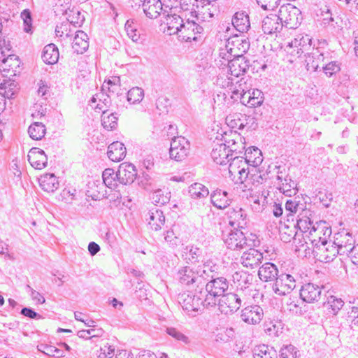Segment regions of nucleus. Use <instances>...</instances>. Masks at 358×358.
<instances>
[{"instance_id":"nucleus-2","label":"nucleus","mask_w":358,"mask_h":358,"mask_svg":"<svg viewBox=\"0 0 358 358\" xmlns=\"http://www.w3.org/2000/svg\"><path fill=\"white\" fill-rule=\"evenodd\" d=\"M249 48L250 43L244 36L234 35L227 40L225 48L221 49L220 56L222 59L244 57V54L247 52Z\"/></svg>"},{"instance_id":"nucleus-35","label":"nucleus","mask_w":358,"mask_h":358,"mask_svg":"<svg viewBox=\"0 0 358 358\" xmlns=\"http://www.w3.org/2000/svg\"><path fill=\"white\" fill-rule=\"evenodd\" d=\"M195 268L197 270L199 277L201 278V282L203 285L207 280L213 278V273H214L217 268L215 264L208 261L203 265L198 266Z\"/></svg>"},{"instance_id":"nucleus-44","label":"nucleus","mask_w":358,"mask_h":358,"mask_svg":"<svg viewBox=\"0 0 358 358\" xmlns=\"http://www.w3.org/2000/svg\"><path fill=\"white\" fill-rule=\"evenodd\" d=\"M17 91V85L13 80H4L0 85V94L3 96L4 99H12Z\"/></svg>"},{"instance_id":"nucleus-43","label":"nucleus","mask_w":358,"mask_h":358,"mask_svg":"<svg viewBox=\"0 0 358 358\" xmlns=\"http://www.w3.org/2000/svg\"><path fill=\"white\" fill-rule=\"evenodd\" d=\"M189 194L194 199H201L206 198L209 194V191L203 185L195 182L189 187Z\"/></svg>"},{"instance_id":"nucleus-55","label":"nucleus","mask_w":358,"mask_h":358,"mask_svg":"<svg viewBox=\"0 0 358 358\" xmlns=\"http://www.w3.org/2000/svg\"><path fill=\"white\" fill-rule=\"evenodd\" d=\"M299 350L293 345H285L280 350V358H297L299 355Z\"/></svg>"},{"instance_id":"nucleus-38","label":"nucleus","mask_w":358,"mask_h":358,"mask_svg":"<svg viewBox=\"0 0 358 358\" xmlns=\"http://www.w3.org/2000/svg\"><path fill=\"white\" fill-rule=\"evenodd\" d=\"M215 10V8L213 6H210V4H200L198 12H196L194 17H196L199 22L210 21L214 17Z\"/></svg>"},{"instance_id":"nucleus-49","label":"nucleus","mask_w":358,"mask_h":358,"mask_svg":"<svg viewBox=\"0 0 358 358\" xmlns=\"http://www.w3.org/2000/svg\"><path fill=\"white\" fill-rule=\"evenodd\" d=\"M102 125L108 130L115 129L117 125V117L116 114L108 113V110H103L101 115Z\"/></svg>"},{"instance_id":"nucleus-17","label":"nucleus","mask_w":358,"mask_h":358,"mask_svg":"<svg viewBox=\"0 0 358 358\" xmlns=\"http://www.w3.org/2000/svg\"><path fill=\"white\" fill-rule=\"evenodd\" d=\"M136 176V167L131 164H122L117 171V180L123 185L132 183Z\"/></svg>"},{"instance_id":"nucleus-1","label":"nucleus","mask_w":358,"mask_h":358,"mask_svg":"<svg viewBox=\"0 0 358 358\" xmlns=\"http://www.w3.org/2000/svg\"><path fill=\"white\" fill-rule=\"evenodd\" d=\"M208 281L205 283V289H200V294L205 299L206 308L216 306L217 301L229 288V282L224 277L213 278Z\"/></svg>"},{"instance_id":"nucleus-18","label":"nucleus","mask_w":358,"mask_h":358,"mask_svg":"<svg viewBox=\"0 0 358 358\" xmlns=\"http://www.w3.org/2000/svg\"><path fill=\"white\" fill-rule=\"evenodd\" d=\"M249 248L250 249L241 255L240 262L245 267L254 268L259 266L262 262L263 254L255 248Z\"/></svg>"},{"instance_id":"nucleus-3","label":"nucleus","mask_w":358,"mask_h":358,"mask_svg":"<svg viewBox=\"0 0 358 358\" xmlns=\"http://www.w3.org/2000/svg\"><path fill=\"white\" fill-rule=\"evenodd\" d=\"M204 297L200 294V289H196L194 292H185L179 294L178 303L188 315H195L201 306L206 307Z\"/></svg>"},{"instance_id":"nucleus-19","label":"nucleus","mask_w":358,"mask_h":358,"mask_svg":"<svg viewBox=\"0 0 358 358\" xmlns=\"http://www.w3.org/2000/svg\"><path fill=\"white\" fill-rule=\"evenodd\" d=\"M321 288L313 283H306L303 285L300 289L301 299L308 303L317 301L320 298Z\"/></svg>"},{"instance_id":"nucleus-21","label":"nucleus","mask_w":358,"mask_h":358,"mask_svg":"<svg viewBox=\"0 0 358 358\" xmlns=\"http://www.w3.org/2000/svg\"><path fill=\"white\" fill-rule=\"evenodd\" d=\"M336 242L335 241L329 240V243L321 244L319 245L317 252L318 259L320 262H331L336 258Z\"/></svg>"},{"instance_id":"nucleus-63","label":"nucleus","mask_w":358,"mask_h":358,"mask_svg":"<svg viewBox=\"0 0 358 358\" xmlns=\"http://www.w3.org/2000/svg\"><path fill=\"white\" fill-rule=\"evenodd\" d=\"M321 22L324 27L329 26L334 22L332 12L328 6H325L321 9Z\"/></svg>"},{"instance_id":"nucleus-9","label":"nucleus","mask_w":358,"mask_h":358,"mask_svg":"<svg viewBox=\"0 0 358 358\" xmlns=\"http://www.w3.org/2000/svg\"><path fill=\"white\" fill-rule=\"evenodd\" d=\"M223 138L232 157L245 152V138L239 133L230 131L229 134L225 133Z\"/></svg>"},{"instance_id":"nucleus-37","label":"nucleus","mask_w":358,"mask_h":358,"mask_svg":"<svg viewBox=\"0 0 358 358\" xmlns=\"http://www.w3.org/2000/svg\"><path fill=\"white\" fill-rule=\"evenodd\" d=\"M42 59L48 64H53L57 62L59 59V50L55 44H49L43 48Z\"/></svg>"},{"instance_id":"nucleus-31","label":"nucleus","mask_w":358,"mask_h":358,"mask_svg":"<svg viewBox=\"0 0 358 358\" xmlns=\"http://www.w3.org/2000/svg\"><path fill=\"white\" fill-rule=\"evenodd\" d=\"M210 199L212 204L217 208L222 209L229 206L230 199L226 191L216 189L211 194Z\"/></svg>"},{"instance_id":"nucleus-14","label":"nucleus","mask_w":358,"mask_h":358,"mask_svg":"<svg viewBox=\"0 0 358 358\" xmlns=\"http://www.w3.org/2000/svg\"><path fill=\"white\" fill-rule=\"evenodd\" d=\"M227 215L229 224L234 229H243L247 224V214L241 208H229Z\"/></svg>"},{"instance_id":"nucleus-39","label":"nucleus","mask_w":358,"mask_h":358,"mask_svg":"<svg viewBox=\"0 0 358 358\" xmlns=\"http://www.w3.org/2000/svg\"><path fill=\"white\" fill-rule=\"evenodd\" d=\"M244 155L247 164L251 166H257L262 162V152L257 148H248L245 150Z\"/></svg>"},{"instance_id":"nucleus-59","label":"nucleus","mask_w":358,"mask_h":358,"mask_svg":"<svg viewBox=\"0 0 358 358\" xmlns=\"http://www.w3.org/2000/svg\"><path fill=\"white\" fill-rule=\"evenodd\" d=\"M120 87V77L115 76L106 80L102 86V89L104 90H108L109 92H116Z\"/></svg>"},{"instance_id":"nucleus-6","label":"nucleus","mask_w":358,"mask_h":358,"mask_svg":"<svg viewBox=\"0 0 358 358\" xmlns=\"http://www.w3.org/2000/svg\"><path fill=\"white\" fill-rule=\"evenodd\" d=\"M245 299L241 298L239 294L228 293L224 294L217 302L218 308L222 313L225 315L231 314L236 311L245 303Z\"/></svg>"},{"instance_id":"nucleus-29","label":"nucleus","mask_w":358,"mask_h":358,"mask_svg":"<svg viewBox=\"0 0 358 358\" xmlns=\"http://www.w3.org/2000/svg\"><path fill=\"white\" fill-rule=\"evenodd\" d=\"M42 189L47 192H53L59 187V181L54 173H45L38 179Z\"/></svg>"},{"instance_id":"nucleus-50","label":"nucleus","mask_w":358,"mask_h":358,"mask_svg":"<svg viewBox=\"0 0 358 358\" xmlns=\"http://www.w3.org/2000/svg\"><path fill=\"white\" fill-rule=\"evenodd\" d=\"M316 231L319 230V233H322V236H319V241L321 244L329 243V241L331 239V235L332 234L331 228L327 226L325 222L316 223Z\"/></svg>"},{"instance_id":"nucleus-13","label":"nucleus","mask_w":358,"mask_h":358,"mask_svg":"<svg viewBox=\"0 0 358 358\" xmlns=\"http://www.w3.org/2000/svg\"><path fill=\"white\" fill-rule=\"evenodd\" d=\"M203 31V28L194 20L187 19L184 22L180 31V36L186 41H196L197 36H199Z\"/></svg>"},{"instance_id":"nucleus-41","label":"nucleus","mask_w":358,"mask_h":358,"mask_svg":"<svg viewBox=\"0 0 358 358\" xmlns=\"http://www.w3.org/2000/svg\"><path fill=\"white\" fill-rule=\"evenodd\" d=\"M253 358H278V355L273 348L261 345L253 350Z\"/></svg>"},{"instance_id":"nucleus-5","label":"nucleus","mask_w":358,"mask_h":358,"mask_svg":"<svg viewBox=\"0 0 358 358\" xmlns=\"http://www.w3.org/2000/svg\"><path fill=\"white\" fill-rule=\"evenodd\" d=\"M227 247L233 250H239L255 245L254 239L247 238L238 229L231 230L224 239Z\"/></svg>"},{"instance_id":"nucleus-46","label":"nucleus","mask_w":358,"mask_h":358,"mask_svg":"<svg viewBox=\"0 0 358 358\" xmlns=\"http://www.w3.org/2000/svg\"><path fill=\"white\" fill-rule=\"evenodd\" d=\"M312 40L309 36L298 35L294 40H292L289 44L290 47L299 48L303 52L309 50L311 47Z\"/></svg>"},{"instance_id":"nucleus-52","label":"nucleus","mask_w":358,"mask_h":358,"mask_svg":"<svg viewBox=\"0 0 358 358\" xmlns=\"http://www.w3.org/2000/svg\"><path fill=\"white\" fill-rule=\"evenodd\" d=\"M151 199L156 205H164L170 200V193L162 189L155 190L151 194Z\"/></svg>"},{"instance_id":"nucleus-58","label":"nucleus","mask_w":358,"mask_h":358,"mask_svg":"<svg viewBox=\"0 0 358 358\" xmlns=\"http://www.w3.org/2000/svg\"><path fill=\"white\" fill-rule=\"evenodd\" d=\"M166 331L167 334H169L177 341L184 344H188L189 343V338L176 328L167 327Z\"/></svg>"},{"instance_id":"nucleus-4","label":"nucleus","mask_w":358,"mask_h":358,"mask_svg":"<svg viewBox=\"0 0 358 358\" xmlns=\"http://www.w3.org/2000/svg\"><path fill=\"white\" fill-rule=\"evenodd\" d=\"M278 15L282 27L289 29L296 28L302 20L301 10L290 3L281 6Z\"/></svg>"},{"instance_id":"nucleus-20","label":"nucleus","mask_w":358,"mask_h":358,"mask_svg":"<svg viewBox=\"0 0 358 358\" xmlns=\"http://www.w3.org/2000/svg\"><path fill=\"white\" fill-rule=\"evenodd\" d=\"M31 166L36 169L41 170L45 168L48 163V157L44 151L38 148H31L27 155Z\"/></svg>"},{"instance_id":"nucleus-10","label":"nucleus","mask_w":358,"mask_h":358,"mask_svg":"<svg viewBox=\"0 0 358 358\" xmlns=\"http://www.w3.org/2000/svg\"><path fill=\"white\" fill-rule=\"evenodd\" d=\"M227 62V73L230 74L229 80L233 83V77L238 78L243 75L250 66V61L245 57H231L229 59H224Z\"/></svg>"},{"instance_id":"nucleus-12","label":"nucleus","mask_w":358,"mask_h":358,"mask_svg":"<svg viewBox=\"0 0 358 358\" xmlns=\"http://www.w3.org/2000/svg\"><path fill=\"white\" fill-rule=\"evenodd\" d=\"M177 278L183 285H194L197 288L203 286L201 278L199 277L197 270L190 266H184L179 269L177 273Z\"/></svg>"},{"instance_id":"nucleus-62","label":"nucleus","mask_w":358,"mask_h":358,"mask_svg":"<svg viewBox=\"0 0 358 358\" xmlns=\"http://www.w3.org/2000/svg\"><path fill=\"white\" fill-rule=\"evenodd\" d=\"M243 82V78L241 80H238L236 82L238 84V86H231L230 87V90L231 92V99L237 101L238 98L241 96L242 93L244 92L245 90L247 88L246 87H243V85H246V82Z\"/></svg>"},{"instance_id":"nucleus-47","label":"nucleus","mask_w":358,"mask_h":358,"mask_svg":"<svg viewBox=\"0 0 358 358\" xmlns=\"http://www.w3.org/2000/svg\"><path fill=\"white\" fill-rule=\"evenodd\" d=\"M45 126L41 122H34L29 129V136L34 140H41L45 134Z\"/></svg>"},{"instance_id":"nucleus-57","label":"nucleus","mask_w":358,"mask_h":358,"mask_svg":"<svg viewBox=\"0 0 358 358\" xmlns=\"http://www.w3.org/2000/svg\"><path fill=\"white\" fill-rule=\"evenodd\" d=\"M157 238L161 242L167 243L171 247H174L179 243V238L175 235L172 229L166 231L163 235Z\"/></svg>"},{"instance_id":"nucleus-26","label":"nucleus","mask_w":358,"mask_h":358,"mask_svg":"<svg viewBox=\"0 0 358 358\" xmlns=\"http://www.w3.org/2000/svg\"><path fill=\"white\" fill-rule=\"evenodd\" d=\"M72 42V48L77 54H83L89 48V38L83 31H77Z\"/></svg>"},{"instance_id":"nucleus-42","label":"nucleus","mask_w":358,"mask_h":358,"mask_svg":"<svg viewBox=\"0 0 358 358\" xmlns=\"http://www.w3.org/2000/svg\"><path fill=\"white\" fill-rule=\"evenodd\" d=\"M245 115L241 113L230 114L226 117V122L232 129H243L245 125Z\"/></svg>"},{"instance_id":"nucleus-32","label":"nucleus","mask_w":358,"mask_h":358,"mask_svg":"<svg viewBox=\"0 0 358 358\" xmlns=\"http://www.w3.org/2000/svg\"><path fill=\"white\" fill-rule=\"evenodd\" d=\"M247 173V178L243 184H245V187L248 188L249 191H252V187L261 184L263 178L257 166H249Z\"/></svg>"},{"instance_id":"nucleus-51","label":"nucleus","mask_w":358,"mask_h":358,"mask_svg":"<svg viewBox=\"0 0 358 358\" xmlns=\"http://www.w3.org/2000/svg\"><path fill=\"white\" fill-rule=\"evenodd\" d=\"M144 97V90L139 87H134L127 92V101L132 104L140 103Z\"/></svg>"},{"instance_id":"nucleus-15","label":"nucleus","mask_w":358,"mask_h":358,"mask_svg":"<svg viewBox=\"0 0 358 358\" xmlns=\"http://www.w3.org/2000/svg\"><path fill=\"white\" fill-rule=\"evenodd\" d=\"M264 312L262 307L257 305L250 306L242 310V320L250 324H255L260 322L263 317Z\"/></svg>"},{"instance_id":"nucleus-33","label":"nucleus","mask_w":358,"mask_h":358,"mask_svg":"<svg viewBox=\"0 0 358 358\" xmlns=\"http://www.w3.org/2000/svg\"><path fill=\"white\" fill-rule=\"evenodd\" d=\"M232 24L239 32H246L250 27L249 16L243 12H237L232 18Z\"/></svg>"},{"instance_id":"nucleus-64","label":"nucleus","mask_w":358,"mask_h":358,"mask_svg":"<svg viewBox=\"0 0 358 358\" xmlns=\"http://www.w3.org/2000/svg\"><path fill=\"white\" fill-rule=\"evenodd\" d=\"M185 250H187L185 252V259H187L191 262H196L198 261V257L201 254V251L199 248L190 246L187 247Z\"/></svg>"},{"instance_id":"nucleus-61","label":"nucleus","mask_w":358,"mask_h":358,"mask_svg":"<svg viewBox=\"0 0 358 358\" xmlns=\"http://www.w3.org/2000/svg\"><path fill=\"white\" fill-rule=\"evenodd\" d=\"M250 107H257L262 105L264 101V97L262 92L258 89L252 90V92L250 91Z\"/></svg>"},{"instance_id":"nucleus-56","label":"nucleus","mask_w":358,"mask_h":358,"mask_svg":"<svg viewBox=\"0 0 358 358\" xmlns=\"http://www.w3.org/2000/svg\"><path fill=\"white\" fill-rule=\"evenodd\" d=\"M124 27L127 36L134 42H137L140 38V34L134 24V22L132 20H128L125 23Z\"/></svg>"},{"instance_id":"nucleus-22","label":"nucleus","mask_w":358,"mask_h":358,"mask_svg":"<svg viewBox=\"0 0 358 358\" xmlns=\"http://www.w3.org/2000/svg\"><path fill=\"white\" fill-rule=\"evenodd\" d=\"M262 28L264 34H273L282 29V24L278 15L271 14L263 19Z\"/></svg>"},{"instance_id":"nucleus-53","label":"nucleus","mask_w":358,"mask_h":358,"mask_svg":"<svg viewBox=\"0 0 358 358\" xmlns=\"http://www.w3.org/2000/svg\"><path fill=\"white\" fill-rule=\"evenodd\" d=\"M180 8L184 11L189 12L191 16L194 17L200 6L199 0H180Z\"/></svg>"},{"instance_id":"nucleus-28","label":"nucleus","mask_w":358,"mask_h":358,"mask_svg":"<svg viewBox=\"0 0 358 358\" xmlns=\"http://www.w3.org/2000/svg\"><path fill=\"white\" fill-rule=\"evenodd\" d=\"M278 270L276 266L271 262L263 264L258 271V275L263 281H271L278 278Z\"/></svg>"},{"instance_id":"nucleus-34","label":"nucleus","mask_w":358,"mask_h":358,"mask_svg":"<svg viewBox=\"0 0 358 358\" xmlns=\"http://www.w3.org/2000/svg\"><path fill=\"white\" fill-rule=\"evenodd\" d=\"M20 60L18 57L12 54H8L6 57H3V62L0 66V71L10 73V76L15 75V70L20 66Z\"/></svg>"},{"instance_id":"nucleus-60","label":"nucleus","mask_w":358,"mask_h":358,"mask_svg":"<svg viewBox=\"0 0 358 358\" xmlns=\"http://www.w3.org/2000/svg\"><path fill=\"white\" fill-rule=\"evenodd\" d=\"M98 99V95L96 96H93L92 99L90 100V106L94 108V109H99L100 110H107V108L109 106L110 103V100L109 99L108 96H106L103 99H99V103L96 105H94V103L96 102Z\"/></svg>"},{"instance_id":"nucleus-27","label":"nucleus","mask_w":358,"mask_h":358,"mask_svg":"<svg viewBox=\"0 0 358 358\" xmlns=\"http://www.w3.org/2000/svg\"><path fill=\"white\" fill-rule=\"evenodd\" d=\"M142 6L145 15L151 19L157 18L162 10L160 0H144Z\"/></svg>"},{"instance_id":"nucleus-7","label":"nucleus","mask_w":358,"mask_h":358,"mask_svg":"<svg viewBox=\"0 0 358 358\" xmlns=\"http://www.w3.org/2000/svg\"><path fill=\"white\" fill-rule=\"evenodd\" d=\"M190 150V143L183 136L174 137L171 142L170 157L177 162L186 159Z\"/></svg>"},{"instance_id":"nucleus-48","label":"nucleus","mask_w":358,"mask_h":358,"mask_svg":"<svg viewBox=\"0 0 358 358\" xmlns=\"http://www.w3.org/2000/svg\"><path fill=\"white\" fill-rule=\"evenodd\" d=\"M103 181L106 187L113 189L116 187L117 180V171L115 173L112 169H106L103 171Z\"/></svg>"},{"instance_id":"nucleus-24","label":"nucleus","mask_w":358,"mask_h":358,"mask_svg":"<svg viewBox=\"0 0 358 358\" xmlns=\"http://www.w3.org/2000/svg\"><path fill=\"white\" fill-rule=\"evenodd\" d=\"M150 229L157 231L162 229V226L164 224L165 217L163 212L157 208H153L148 213L146 218Z\"/></svg>"},{"instance_id":"nucleus-25","label":"nucleus","mask_w":358,"mask_h":358,"mask_svg":"<svg viewBox=\"0 0 358 358\" xmlns=\"http://www.w3.org/2000/svg\"><path fill=\"white\" fill-rule=\"evenodd\" d=\"M126 152L124 145L121 142L116 141L109 145L107 155L111 161L117 162L125 157Z\"/></svg>"},{"instance_id":"nucleus-8","label":"nucleus","mask_w":358,"mask_h":358,"mask_svg":"<svg viewBox=\"0 0 358 358\" xmlns=\"http://www.w3.org/2000/svg\"><path fill=\"white\" fill-rule=\"evenodd\" d=\"M354 243L351 230L346 228L343 222H340L337 227V254H348L349 249Z\"/></svg>"},{"instance_id":"nucleus-16","label":"nucleus","mask_w":358,"mask_h":358,"mask_svg":"<svg viewBox=\"0 0 358 358\" xmlns=\"http://www.w3.org/2000/svg\"><path fill=\"white\" fill-rule=\"evenodd\" d=\"M211 157L213 161L220 165L227 164L233 158L225 142L214 145L211 152Z\"/></svg>"},{"instance_id":"nucleus-45","label":"nucleus","mask_w":358,"mask_h":358,"mask_svg":"<svg viewBox=\"0 0 358 358\" xmlns=\"http://www.w3.org/2000/svg\"><path fill=\"white\" fill-rule=\"evenodd\" d=\"M235 336L236 333L234 328H221L215 334V341L219 343H226L233 341Z\"/></svg>"},{"instance_id":"nucleus-54","label":"nucleus","mask_w":358,"mask_h":358,"mask_svg":"<svg viewBox=\"0 0 358 358\" xmlns=\"http://www.w3.org/2000/svg\"><path fill=\"white\" fill-rule=\"evenodd\" d=\"M301 304H303V302H301L296 297L294 299L289 298L286 303L287 310L290 313L297 315H301L304 313Z\"/></svg>"},{"instance_id":"nucleus-40","label":"nucleus","mask_w":358,"mask_h":358,"mask_svg":"<svg viewBox=\"0 0 358 358\" xmlns=\"http://www.w3.org/2000/svg\"><path fill=\"white\" fill-rule=\"evenodd\" d=\"M231 162L229 166V175L231 176L238 173V171H242V175H244V169H248L250 166L247 164V161L244 160L243 157L235 156L231 160Z\"/></svg>"},{"instance_id":"nucleus-30","label":"nucleus","mask_w":358,"mask_h":358,"mask_svg":"<svg viewBox=\"0 0 358 358\" xmlns=\"http://www.w3.org/2000/svg\"><path fill=\"white\" fill-rule=\"evenodd\" d=\"M183 19L178 15H168L164 23L167 26V32L169 35L180 34L184 23Z\"/></svg>"},{"instance_id":"nucleus-23","label":"nucleus","mask_w":358,"mask_h":358,"mask_svg":"<svg viewBox=\"0 0 358 358\" xmlns=\"http://www.w3.org/2000/svg\"><path fill=\"white\" fill-rule=\"evenodd\" d=\"M311 213L309 210H304L298 215L296 224L294 227H297L299 230L303 233L309 231L312 235V232H316V227L311 218Z\"/></svg>"},{"instance_id":"nucleus-11","label":"nucleus","mask_w":358,"mask_h":358,"mask_svg":"<svg viewBox=\"0 0 358 358\" xmlns=\"http://www.w3.org/2000/svg\"><path fill=\"white\" fill-rule=\"evenodd\" d=\"M295 287L296 281L294 277L289 274L282 273L276 278L273 285V290L276 294L283 296L290 293Z\"/></svg>"},{"instance_id":"nucleus-36","label":"nucleus","mask_w":358,"mask_h":358,"mask_svg":"<svg viewBox=\"0 0 358 358\" xmlns=\"http://www.w3.org/2000/svg\"><path fill=\"white\" fill-rule=\"evenodd\" d=\"M277 179L281 182L280 185V190L287 196H292V194H296V184L295 181L287 177L284 178L282 172L278 171Z\"/></svg>"}]
</instances>
